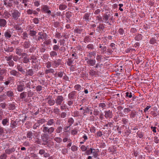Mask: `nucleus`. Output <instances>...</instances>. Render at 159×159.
I'll return each mask as SVG.
<instances>
[{"label":"nucleus","mask_w":159,"mask_h":159,"mask_svg":"<svg viewBox=\"0 0 159 159\" xmlns=\"http://www.w3.org/2000/svg\"><path fill=\"white\" fill-rule=\"evenodd\" d=\"M39 134V133L38 132L33 131L32 132L31 131H29L27 134L26 136L28 138L30 139L31 140L33 138H37Z\"/></svg>","instance_id":"f257e3e1"},{"label":"nucleus","mask_w":159,"mask_h":159,"mask_svg":"<svg viewBox=\"0 0 159 159\" xmlns=\"http://www.w3.org/2000/svg\"><path fill=\"white\" fill-rule=\"evenodd\" d=\"M64 99L63 97L61 95L57 96L55 99V102L57 105H61L63 102H64Z\"/></svg>","instance_id":"f03ea898"},{"label":"nucleus","mask_w":159,"mask_h":159,"mask_svg":"<svg viewBox=\"0 0 159 159\" xmlns=\"http://www.w3.org/2000/svg\"><path fill=\"white\" fill-rule=\"evenodd\" d=\"M49 6L46 5H43L42 7L41 11L43 12L50 14L51 11L49 10Z\"/></svg>","instance_id":"7ed1b4c3"},{"label":"nucleus","mask_w":159,"mask_h":159,"mask_svg":"<svg viewBox=\"0 0 159 159\" xmlns=\"http://www.w3.org/2000/svg\"><path fill=\"white\" fill-rule=\"evenodd\" d=\"M20 13L17 10L14 11L12 13V17L15 20H17L20 16Z\"/></svg>","instance_id":"20e7f679"},{"label":"nucleus","mask_w":159,"mask_h":159,"mask_svg":"<svg viewBox=\"0 0 159 159\" xmlns=\"http://www.w3.org/2000/svg\"><path fill=\"white\" fill-rule=\"evenodd\" d=\"M46 101L47 102V103L50 106L53 105L55 103V101L52 99L51 97H48L45 99Z\"/></svg>","instance_id":"39448f33"},{"label":"nucleus","mask_w":159,"mask_h":159,"mask_svg":"<svg viewBox=\"0 0 159 159\" xmlns=\"http://www.w3.org/2000/svg\"><path fill=\"white\" fill-rule=\"evenodd\" d=\"M23 50L20 48H17L16 49V53L19 56L24 57L26 54L25 53H22Z\"/></svg>","instance_id":"423d86ee"},{"label":"nucleus","mask_w":159,"mask_h":159,"mask_svg":"<svg viewBox=\"0 0 159 159\" xmlns=\"http://www.w3.org/2000/svg\"><path fill=\"white\" fill-rule=\"evenodd\" d=\"M105 116L106 118L110 119L112 117V112L110 110L105 111Z\"/></svg>","instance_id":"0eeeda50"},{"label":"nucleus","mask_w":159,"mask_h":159,"mask_svg":"<svg viewBox=\"0 0 159 159\" xmlns=\"http://www.w3.org/2000/svg\"><path fill=\"white\" fill-rule=\"evenodd\" d=\"M87 63L89 66H93L96 64V61L95 59H89L87 61Z\"/></svg>","instance_id":"6e6552de"},{"label":"nucleus","mask_w":159,"mask_h":159,"mask_svg":"<svg viewBox=\"0 0 159 159\" xmlns=\"http://www.w3.org/2000/svg\"><path fill=\"white\" fill-rule=\"evenodd\" d=\"M10 73L11 75L15 76H18L20 75L19 73L16 71L15 70H13L10 71Z\"/></svg>","instance_id":"1a4fd4ad"},{"label":"nucleus","mask_w":159,"mask_h":159,"mask_svg":"<svg viewBox=\"0 0 159 159\" xmlns=\"http://www.w3.org/2000/svg\"><path fill=\"white\" fill-rule=\"evenodd\" d=\"M25 89V87L24 84H20L17 86V91L19 92L22 91Z\"/></svg>","instance_id":"9d476101"},{"label":"nucleus","mask_w":159,"mask_h":159,"mask_svg":"<svg viewBox=\"0 0 159 159\" xmlns=\"http://www.w3.org/2000/svg\"><path fill=\"white\" fill-rule=\"evenodd\" d=\"M76 92L75 91H72L71 93H69L68 95V97L70 99H73L74 98Z\"/></svg>","instance_id":"9b49d317"},{"label":"nucleus","mask_w":159,"mask_h":159,"mask_svg":"<svg viewBox=\"0 0 159 159\" xmlns=\"http://www.w3.org/2000/svg\"><path fill=\"white\" fill-rule=\"evenodd\" d=\"M4 5L7 7H10L12 6V2L10 1H9V0H4Z\"/></svg>","instance_id":"f8f14e48"},{"label":"nucleus","mask_w":159,"mask_h":159,"mask_svg":"<svg viewBox=\"0 0 159 159\" xmlns=\"http://www.w3.org/2000/svg\"><path fill=\"white\" fill-rule=\"evenodd\" d=\"M15 149L14 148H12L11 149H7L5 150V152L7 154H10L15 151Z\"/></svg>","instance_id":"ddd939ff"},{"label":"nucleus","mask_w":159,"mask_h":159,"mask_svg":"<svg viewBox=\"0 0 159 159\" xmlns=\"http://www.w3.org/2000/svg\"><path fill=\"white\" fill-rule=\"evenodd\" d=\"M6 25V20L4 19H0V27H4Z\"/></svg>","instance_id":"4468645a"},{"label":"nucleus","mask_w":159,"mask_h":159,"mask_svg":"<svg viewBox=\"0 0 159 159\" xmlns=\"http://www.w3.org/2000/svg\"><path fill=\"white\" fill-rule=\"evenodd\" d=\"M55 119H50L47 121V125H52L55 122Z\"/></svg>","instance_id":"2eb2a0df"},{"label":"nucleus","mask_w":159,"mask_h":159,"mask_svg":"<svg viewBox=\"0 0 159 159\" xmlns=\"http://www.w3.org/2000/svg\"><path fill=\"white\" fill-rule=\"evenodd\" d=\"M39 36H38V40L40 41L41 40H43V39H45V38L44 36V34H43L42 33L39 32L38 34Z\"/></svg>","instance_id":"dca6fc26"},{"label":"nucleus","mask_w":159,"mask_h":159,"mask_svg":"<svg viewBox=\"0 0 159 159\" xmlns=\"http://www.w3.org/2000/svg\"><path fill=\"white\" fill-rule=\"evenodd\" d=\"M9 119L8 118L3 119L2 121V123L3 125L4 126L7 125L8 124H7L9 123Z\"/></svg>","instance_id":"f3484780"},{"label":"nucleus","mask_w":159,"mask_h":159,"mask_svg":"<svg viewBox=\"0 0 159 159\" xmlns=\"http://www.w3.org/2000/svg\"><path fill=\"white\" fill-rule=\"evenodd\" d=\"M74 88L75 90L78 91H80L81 90V89H83L81 85L79 84L75 85L74 86Z\"/></svg>","instance_id":"a211bd4d"},{"label":"nucleus","mask_w":159,"mask_h":159,"mask_svg":"<svg viewBox=\"0 0 159 159\" xmlns=\"http://www.w3.org/2000/svg\"><path fill=\"white\" fill-rule=\"evenodd\" d=\"M67 8V6L65 5L60 4L59 6V8L61 10H65Z\"/></svg>","instance_id":"6ab92c4d"},{"label":"nucleus","mask_w":159,"mask_h":159,"mask_svg":"<svg viewBox=\"0 0 159 159\" xmlns=\"http://www.w3.org/2000/svg\"><path fill=\"white\" fill-rule=\"evenodd\" d=\"M5 93H6V95L9 97H11L14 95V93L13 92L11 91H8L6 92Z\"/></svg>","instance_id":"aec40b11"},{"label":"nucleus","mask_w":159,"mask_h":159,"mask_svg":"<svg viewBox=\"0 0 159 159\" xmlns=\"http://www.w3.org/2000/svg\"><path fill=\"white\" fill-rule=\"evenodd\" d=\"M30 44L29 41H26L24 42V47L26 48H28L30 47Z\"/></svg>","instance_id":"412c9836"},{"label":"nucleus","mask_w":159,"mask_h":159,"mask_svg":"<svg viewBox=\"0 0 159 159\" xmlns=\"http://www.w3.org/2000/svg\"><path fill=\"white\" fill-rule=\"evenodd\" d=\"M110 15L109 14L108 15H107L106 14H105L103 16V19L105 21V22H106V21L108 20L109 17L110 16Z\"/></svg>","instance_id":"4be33fe9"},{"label":"nucleus","mask_w":159,"mask_h":159,"mask_svg":"<svg viewBox=\"0 0 159 159\" xmlns=\"http://www.w3.org/2000/svg\"><path fill=\"white\" fill-rule=\"evenodd\" d=\"M59 65V64L58 62L56 61H54L52 63V66L54 68H55L57 66Z\"/></svg>","instance_id":"5701e85b"},{"label":"nucleus","mask_w":159,"mask_h":159,"mask_svg":"<svg viewBox=\"0 0 159 159\" xmlns=\"http://www.w3.org/2000/svg\"><path fill=\"white\" fill-rule=\"evenodd\" d=\"M93 150H94V149L90 148L89 150H87L86 152L87 154L89 155L92 153L93 151Z\"/></svg>","instance_id":"b1692460"},{"label":"nucleus","mask_w":159,"mask_h":159,"mask_svg":"<svg viewBox=\"0 0 159 159\" xmlns=\"http://www.w3.org/2000/svg\"><path fill=\"white\" fill-rule=\"evenodd\" d=\"M55 129L53 127H51L48 128V134H50L53 132L54 131Z\"/></svg>","instance_id":"393cba45"},{"label":"nucleus","mask_w":159,"mask_h":159,"mask_svg":"<svg viewBox=\"0 0 159 159\" xmlns=\"http://www.w3.org/2000/svg\"><path fill=\"white\" fill-rule=\"evenodd\" d=\"M74 120L72 118H70L68 119V123L69 126H71L74 123Z\"/></svg>","instance_id":"a878e982"},{"label":"nucleus","mask_w":159,"mask_h":159,"mask_svg":"<svg viewBox=\"0 0 159 159\" xmlns=\"http://www.w3.org/2000/svg\"><path fill=\"white\" fill-rule=\"evenodd\" d=\"M62 128L61 126H58L56 130V132L57 133H59L61 132Z\"/></svg>","instance_id":"bb28decb"},{"label":"nucleus","mask_w":159,"mask_h":159,"mask_svg":"<svg viewBox=\"0 0 159 159\" xmlns=\"http://www.w3.org/2000/svg\"><path fill=\"white\" fill-rule=\"evenodd\" d=\"M60 108L61 110H65L68 109L67 106L66 104H63L61 106Z\"/></svg>","instance_id":"cd10ccee"},{"label":"nucleus","mask_w":159,"mask_h":159,"mask_svg":"<svg viewBox=\"0 0 159 159\" xmlns=\"http://www.w3.org/2000/svg\"><path fill=\"white\" fill-rule=\"evenodd\" d=\"M4 35L5 37L7 38H10L11 36V34L7 31L5 32Z\"/></svg>","instance_id":"c85d7f7f"},{"label":"nucleus","mask_w":159,"mask_h":159,"mask_svg":"<svg viewBox=\"0 0 159 159\" xmlns=\"http://www.w3.org/2000/svg\"><path fill=\"white\" fill-rule=\"evenodd\" d=\"M48 128L47 127L45 126L44 125L43 126V131L44 133L48 132Z\"/></svg>","instance_id":"c756f323"},{"label":"nucleus","mask_w":159,"mask_h":159,"mask_svg":"<svg viewBox=\"0 0 159 159\" xmlns=\"http://www.w3.org/2000/svg\"><path fill=\"white\" fill-rule=\"evenodd\" d=\"M50 54L51 57H54L57 55V53L53 51H51Z\"/></svg>","instance_id":"7c9ffc66"},{"label":"nucleus","mask_w":159,"mask_h":159,"mask_svg":"<svg viewBox=\"0 0 159 159\" xmlns=\"http://www.w3.org/2000/svg\"><path fill=\"white\" fill-rule=\"evenodd\" d=\"M26 96V92H23L20 94V98L23 99Z\"/></svg>","instance_id":"2f4dec72"},{"label":"nucleus","mask_w":159,"mask_h":159,"mask_svg":"<svg viewBox=\"0 0 159 159\" xmlns=\"http://www.w3.org/2000/svg\"><path fill=\"white\" fill-rule=\"evenodd\" d=\"M102 56L101 55H98L96 57V59L98 63H100L101 61Z\"/></svg>","instance_id":"473e14b6"},{"label":"nucleus","mask_w":159,"mask_h":159,"mask_svg":"<svg viewBox=\"0 0 159 159\" xmlns=\"http://www.w3.org/2000/svg\"><path fill=\"white\" fill-rule=\"evenodd\" d=\"M54 140L57 143H59L62 141L61 138L59 137H56L54 139Z\"/></svg>","instance_id":"72a5a7b5"},{"label":"nucleus","mask_w":159,"mask_h":159,"mask_svg":"<svg viewBox=\"0 0 159 159\" xmlns=\"http://www.w3.org/2000/svg\"><path fill=\"white\" fill-rule=\"evenodd\" d=\"M87 48L89 49H94V46L92 44H90L88 45L87 46Z\"/></svg>","instance_id":"f704fd0d"},{"label":"nucleus","mask_w":159,"mask_h":159,"mask_svg":"<svg viewBox=\"0 0 159 159\" xmlns=\"http://www.w3.org/2000/svg\"><path fill=\"white\" fill-rule=\"evenodd\" d=\"M55 36V37L58 39H60L61 38V37H62L61 33H57L56 34Z\"/></svg>","instance_id":"c9c22d12"},{"label":"nucleus","mask_w":159,"mask_h":159,"mask_svg":"<svg viewBox=\"0 0 159 159\" xmlns=\"http://www.w3.org/2000/svg\"><path fill=\"white\" fill-rule=\"evenodd\" d=\"M84 19L86 20H89V15L88 13H86L84 16Z\"/></svg>","instance_id":"e433bc0d"},{"label":"nucleus","mask_w":159,"mask_h":159,"mask_svg":"<svg viewBox=\"0 0 159 159\" xmlns=\"http://www.w3.org/2000/svg\"><path fill=\"white\" fill-rule=\"evenodd\" d=\"M92 154L93 155V157L95 158L97 157V156H98V153L96 151L95 149L94 150H93V151Z\"/></svg>","instance_id":"4c0bfd02"},{"label":"nucleus","mask_w":159,"mask_h":159,"mask_svg":"<svg viewBox=\"0 0 159 159\" xmlns=\"http://www.w3.org/2000/svg\"><path fill=\"white\" fill-rule=\"evenodd\" d=\"M29 59L28 57H24L23 61L25 63H27L29 61Z\"/></svg>","instance_id":"58836bf2"},{"label":"nucleus","mask_w":159,"mask_h":159,"mask_svg":"<svg viewBox=\"0 0 159 159\" xmlns=\"http://www.w3.org/2000/svg\"><path fill=\"white\" fill-rule=\"evenodd\" d=\"M118 31L119 34L121 35H123L124 33V30L122 28L119 29Z\"/></svg>","instance_id":"ea45409f"},{"label":"nucleus","mask_w":159,"mask_h":159,"mask_svg":"<svg viewBox=\"0 0 159 159\" xmlns=\"http://www.w3.org/2000/svg\"><path fill=\"white\" fill-rule=\"evenodd\" d=\"M34 94V93L31 91L30 90L28 91V97L30 98Z\"/></svg>","instance_id":"a19ab883"},{"label":"nucleus","mask_w":159,"mask_h":159,"mask_svg":"<svg viewBox=\"0 0 159 159\" xmlns=\"http://www.w3.org/2000/svg\"><path fill=\"white\" fill-rule=\"evenodd\" d=\"M33 74V71L31 69H29L27 72V75L32 76Z\"/></svg>","instance_id":"79ce46f5"},{"label":"nucleus","mask_w":159,"mask_h":159,"mask_svg":"<svg viewBox=\"0 0 159 159\" xmlns=\"http://www.w3.org/2000/svg\"><path fill=\"white\" fill-rule=\"evenodd\" d=\"M90 39L89 38V36H87L85 37L84 39V41L85 43L89 42L90 41Z\"/></svg>","instance_id":"37998d69"},{"label":"nucleus","mask_w":159,"mask_h":159,"mask_svg":"<svg viewBox=\"0 0 159 159\" xmlns=\"http://www.w3.org/2000/svg\"><path fill=\"white\" fill-rule=\"evenodd\" d=\"M54 113L56 114H58L60 112V110L57 107H55L53 110Z\"/></svg>","instance_id":"c03bdc74"},{"label":"nucleus","mask_w":159,"mask_h":159,"mask_svg":"<svg viewBox=\"0 0 159 159\" xmlns=\"http://www.w3.org/2000/svg\"><path fill=\"white\" fill-rule=\"evenodd\" d=\"M126 93V97H128L129 98H130L132 97V93H131V92L129 93L128 92H127L126 93Z\"/></svg>","instance_id":"a18cd8bd"},{"label":"nucleus","mask_w":159,"mask_h":159,"mask_svg":"<svg viewBox=\"0 0 159 159\" xmlns=\"http://www.w3.org/2000/svg\"><path fill=\"white\" fill-rule=\"evenodd\" d=\"M96 131L95 128L94 126H92L90 128V131L92 133H95Z\"/></svg>","instance_id":"49530a36"},{"label":"nucleus","mask_w":159,"mask_h":159,"mask_svg":"<svg viewBox=\"0 0 159 159\" xmlns=\"http://www.w3.org/2000/svg\"><path fill=\"white\" fill-rule=\"evenodd\" d=\"M149 43L151 44H154L156 43V40L154 38H152L150 40Z\"/></svg>","instance_id":"de8ad7c7"},{"label":"nucleus","mask_w":159,"mask_h":159,"mask_svg":"<svg viewBox=\"0 0 159 159\" xmlns=\"http://www.w3.org/2000/svg\"><path fill=\"white\" fill-rule=\"evenodd\" d=\"M7 157V155L4 153H3L0 156V159H6Z\"/></svg>","instance_id":"09e8293b"},{"label":"nucleus","mask_w":159,"mask_h":159,"mask_svg":"<svg viewBox=\"0 0 159 159\" xmlns=\"http://www.w3.org/2000/svg\"><path fill=\"white\" fill-rule=\"evenodd\" d=\"M71 149L72 151H75L77 150L78 148L76 146L73 145L71 147Z\"/></svg>","instance_id":"8fccbe9b"},{"label":"nucleus","mask_w":159,"mask_h":159,"mask_svg":"<svg viewBox=\"0 0 159 159\" xmlns=\"http://www.w3.org/2000/svg\"><path fill=\"white\" fill-rule=\"evenodd\" d=\"M82 30L78 29L75 30L74 32L75 33L80 34L82 32Z\"/></svg>","instance_id":"3c124183"},{"label":"nucleus","mask_w":159,"mask_h":159,"mask_svg":"<svg viewBox=\"0 0 159 159\" xmlns=\"http://www.w3.org/2000/svg\"><path fill=\"white\" fill-rule=\"evenodd\" d=\"M4 71H1L0 73V81L3 80L4 78V75L2 74V73H4Z\"/></svg>","instance_id":"603ef678"},{"label":"nucleus","mask_w":159,"mask_h":159,"mask_svg":"<svg viewBox=\"0 0 159 159\" xmlns=\"http://www.w3.org/2000/svg\"><path fill=\"white\" fill-rule=\"evenodd\" d=\"M89 111V109L88 107H86L85 108V109H84L82 111V113L84 115L86 114H85V113L88 112Z\"/></svg>","instance_id":"864d4df0"},{"label":"nucleus","mask_w":159,"mask_h":159,"mask_svg":"<svg viewBox=\"0 0 159 159\" xmlns=\"http://www.w3.org/2000/svg\"><path fill=\"white\" fill-rule=\"evenodd\" d=\"M102 135V132L100 131H98L97 132V137H101Z\"/></svg>","instance_id":"5fc2aeb1"},{"label":"nucleus","mask_w":159,"mask_h":159,"mask_svg":"<svg viewBox=\"0 0 159 159\" xmlns=\"http://www.w3.org/2000/svg\"><path fill=\"white\" fill-rule=\"evenodd\" d=\"M46 121V120L44 119H42L38 121V123L39 124H42L43 123H44Z\"/></svg>","instance_id":"6e6d98bb"},{"label":"nucleus","mask_w":159,"mask_h":159,"mask_svg":"<svg viewBox=\"0 0 159 159\" xmlns=\"http://www.w3.org/2000/svg\"><path fill=\"white\" fill-rule=\"evenodd\" d=\"M18 70L21 72H22L23 70L22 66H20V65H18L17 67Z\"/></svg>","instance_id":"4d7b16f0"},{"label":"nucleus","mask_w":159,"mask_h":159,"mask_svg":"<svg viewBox=\"0 0 159 159\" xmlns=\"http://www.w3.org/2000/svg\"><path fill=\"white\" fill-rule=\"evenodd\" d=\"M59 46L57 45H55L53 46V49L54 50L57 51L58 49L59 48Z\"/></svg>","instance_id":"13d9d810"},{"label":"nucleus","mask_w":159,"mask_h":159,"mask_svg":"<svg viewBox=\"0 0 159 159\" xmlns=\"http://www.w3.org/2000/svg\"><path fill=\"white\" fill-rule=\"evenodd\" d=\"M142 39V35L141 34H139L137 36L135 37V39L138 41H139Z\"/></svg>","instance_id":"bf43d9fd"},{"label":"nucleus","mask_w":159,"mask_h":159,"mask_svg":"<svg viewBox=\"0 0 159 159\" xmlns=\"http://www.w3.org/2000/svg\"><path fill=\"white\" fill-rule=\"evenodd\" d=\"M91 55H93V56H95L96 55V52H89V56L90 57H91Z\"/></svg>","instance_id":"052dcab7"},{"label":"nucleus","mask_w":159,"mask_h":159,"mask_svg":"<svg viewBox=\"0 0 159 159\" xmlns=\"http://www.w3.org/2000/svg\"><path fill=\"white\" fill-rule=\"evenodd\" d=\"M66 114L65 112H62L60 115L61 117V118H64L66 117Z\"/></svg>","instance_id":"680f3d73"},{"label":"nucleus","mask_w":159,"mask_h":159,"mask_svg":"<svg viewBox=\"0 0 159 159\" xmlns=\"http://www.w3.org/2000/svg\"><path fill=\"white\" fill-rule=\"evenodd\" d=\"M42 138L43 141H46L48 139V137L45 135L42 136Z\"/></svg>","instance_id":"e2e57ef3"},{"label":"nucleus","mask_w":159,"mask_h":159,"mask_svg":"<svg viewBox=\"0 0 159 159\" xmlns=\"http://www.w3.org/2000/svg\"><path fill=\"white\" fill-rule=\"evenodd\" d=\"M93 112L94 115L97 116L99 114V111L97 110H94Z\"/></svg>","instance_id":"0e129e2a"},{"label":"nucleus","mask_w":159,"mask_h":159,"mask_svg":"<svg viewBox=\"0 0 159 159\" xmlns=\"http://www.w3.org/2000/svg\"><path fill=\"white\" fill-rule=\"evenodd\" d=\"M106 106V104L104 103H100L99 104V107H101L103 108H104Z\"/></svg>","instance_id":"69168bd1"},{"label":"nucleus","mask_w":159,"mask_h":159,"mask_svg":"<svg viewBox=\"0 0 159 159\" xmlns=\"http://www.w3.org/2000/svg\"><path fill=\"white\" fill-rule=\"evenodd\" d=\"M87 147L84 145H82L80 147L81 149L83 151H84L85 150H86L87 149Z\"/></svg>","instance_id":"338daca9"},{"label":"nucleus","mask_w":159,"mask_h":159,"mask_svg":"<svg viewBox=\"0 0 159 159\" xmlns=\"http://www.w3.org/2000/svg\"><path fill=\"white\" fill-rule=\"evenodd\" d=\"M51 65H52V64H51V62L48 61V62L46 64V67L49 68L51 66Z\"/></svg>","instance_id":"774afa93"}]
</instances>
